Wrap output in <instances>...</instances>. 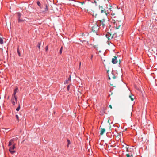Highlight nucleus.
Returning a JSON list of instances; mask_svg holds the SVG:
<instances>
[{
    "label": "nucleus",
    "instance_id": "nucleus-6",
    "mask_svg": "<svg viewBox=\"0 0 157 157\" xmlns=\"http://www.w3.org/2000/svg\"><path fill=\"white\" fill-rule=\"evenodd\" d=\"M15 144H14L13 145L12 147H10L9 149V151L11 154H13L16 151L14 150H13L15 148Z\"/></svg>",
    "mask_w": 157,
    "mask_h": 157
},
{
    "label": "nucleus",
    "instance_id": "nucleus-27",
    "mask_svg": "<svg viewBox=\"0 0 157 157\" xmlns=\"http://www.w3.org/2000/svg\"><path fill=\"white\" fill-rule=\"evenodd\" d=\"M70 85H68L67 87V90L69 91L70 89Z\"/></svg>",
    "mask_w": 157,
    "mask_h": 157
},
{
    "label": "nucleus",
    "instance_id": "nucleus-10",
    "mask_svg": "<svg viewBox=\"0 0 157 157\" xmlns=\"http://www.w3.org/2000/svg\"><path fill=\"white\" fill-rule=\"evenodd\" d=\"M117 75V73L115 71H112L111 73V77L113 79H115Z\"/></svg>",
    "mask_w": 157,
    "mask_h": 157
},
{
    "label": "nucleus",
    "instance_id": "nucleus-8",
    "mask_svg": "<svg viewBox=\"0 0 157 157\" xmlns=\"http://www.w3.org/2000/svg\"><path fill=\"white\" fill-rule=\"evenodd\" d=\"M105 36L108 39V40L107 41V42H109V40H111L113 38V36H111V35L109 33H107Z\"/></svg>",
    "mask_w": 157,
    "mask_h": 157
},
{
    "label": "nucleus",
    "instance_id": "nucleus-3",
    "mask_svg": "<svg viewBox=\"0 0 157 157\" xmlns=\"http://www.w3.org/2000/svg\"><path fill=\"white\" fill-rule=\"evenodd\" d=\"M16 14L17 15L18 22L19 23L23 22L24 21H28L25 19H23L22 18H21V16L22 15V14L20 12H17Z\"/></svg>",
    "mask_w": 157,
    "mask_h": 157
},
{
    "label": "nucleus",
    "instance_id": "nucleus-13",
    "mask_svg": "<svg viewBox=\"0 0 157 157\" xmlns=\"http://www.w3.org/2000/svg\"><path fill=\"white\" fill-rule=\"evenodd\" d=\"M71 81V75H70L69 77L68 78V79L66 80L64 82V84H67Z\"/></svg>",
    "mask_w": 157,
    "mask_h": 157
},
{
    "label": "nucleus",
    "instance_id": "nucleus-19",
    "mask_svg": "<svg viewBox=\"0 0 157 157\" xmlns=\"http://www.w3.org/2000/svg\"><path fill=\"white\" fill-rule=\"evenodd\" d=\"M41 42H38V45H37V47L38 48L40 49V45H41Z\"/></svg>",
    "mask_w": 157,
    "mask_h": 157
},
{
    "label": "nucleus",
    "instance_id": "nucleus-2",
    "mask_svg": "<svg viewBox=\"0 0 157 157\" xmlns=\"http://www.w3.org/2000/svg\"><path fill=\"white\" fill-rule=\"evenodd\" d=\"M98 26H100V27H102L104 28L105 27V22L104 19H103L101 20H98Z\"/></svg>",
    "mask_w": 157,
    "mask_h": 157
},
{
    "label": "nucleus",
    "instance_id": "nucleus-16",
    "mask_svg": "<svg viewBox=\"0 0 157 157\" xmlns=\"http://www.w3.org/2000/svg\"><path fill=\"white\" fill-rule=\"evenodd\" d=\"M93 3H94L95 4L96 6L97 5V4L99 3V0H94L93 1Z\"/></svg>",
    "mask_w": 157,
    "mask_h": 157
},
{
    "label": "nucleus",
    "instance_id": "nucleus-23",
    "mask_svg": "<svg viewBox=\"0 0 157 157\" xmlns=\"http://www.w3.org/2000/svg\"><path fill=\"white\" fill-rule=\"evenodd\" d=\"M16 117L18 121H19V117L18 115H16Z\"/></svg>",
    "mask_w": 157,
    "mask_h": 157
},
{
    "label": "nucleus",
    "instance_id": "nucleus-21",
    "mask_svg": "<svg viewBox=\"0 0 157 157\" xmlns=\"http://www.w3.org/2000/svg\"><path fill=\"white\" fill-rule=\"evenodd\" d=\"M17 53H18L19 56H20V52L18 48L17 49Z\"/></svg>",
    "mask_w": 157,
    "mask_h": 157
},
{
    "label": "nucleus",
    "instance_id": "nucleus-14",
    "mask_svg": "<svg viewBox=\"0 0 157 157\" xmlns=\"http://www.w3.org/2000/svg\"><path fill=\"white\" fill-rule=\"evenodd\" d=\"M105 129L104 128H101L100 131V135H102L105 132Z\"/></svg>",
    "mask_w": 157,
    "mask_h": 157
},
{
    "label": "nucleus",
    "instance_id": "nucleus-15",
    "mask_svg": "<svg viewBox=\"0 0 157 157\" xmlns=\"http://www.w3.org/2000/svg\"><path fill=\"white\" fill-rule=\"evenodd\" d=\"M129 97L130 98L131 100L132 101H133L134 99L135 98L134 96L132 95V94H131L129 96Z\"/></svg>",
    "mask_w": 157,
    "mask_h": 157
},
{
    "label": "nucleus",
    "instance_id": "nucleus-5",
    "mask_svg": "<svg viewBox=\"0 0 157 157\" xmlns=\"http://www.w3.org/2000/svg\"><path fill=\"white\" fill-rule=\"evenodd\" d=\"M17 97H12L11 100V102L12 104L14 106L15 105L17 101Z\"/></svg>",
    "mask_w": 157,
    "mask_h": 157
},
{
    "label": "nucleus",
    "instance_id": "nucleus-25",
    "mask_svg": "<svg viewBox=\"0 0 157 157\" xmlns=\"http://www.w3.org/2000/svg\"><path fill=\"white\" fill-rule=\"evenodd\" d=\"M77 2L81 3L82 5H83L85 3V2H80L79 1H77Z\"/></svg>",
    "mask_w": 157,
    "mask_h": 157
},
{
    "label": "nucleus",
    "instance_id": "nucleus-17",
    "mask_svg": "<svg viewBox=\"0 0 157 157\" xmlns=\"http://www.w3.org/2000/svg\"><path fill=\"white\" fill-rule=\"evenodd\" d=\"M37 5L38 6L40 7L42 5L40 3V2L39 1H37L36 2Z\"/></svg>",
    "mask_w": 157,
    "mask_h": 157
},
{
    "label": "nucleus",
    "instance_id": "nucleus-9",
    "mask_svg": "<svg viewBox=\"0 0 157 157\" xmlns=\"http://www.w3.org/2000/svg\"><path fill=\"white\" fill-rule=\"evenodd\" d=\"M44 10L42 11V12L43 13L45 12L46 13L48 12V5L47 4L44 3Z\"/></svg>",
    "mask_w": 157,
    "mask_h": 157
},
{
    "label": "nucleus",
    "instance_id": "nucleus-18",
    "mask_svg": "<svg viewBox=\"0 0 157 157\" xmlns=\"http://www.w3.org/2000/svg\"><path fill=\"white\" fill-rule=\"evenodd\" d=\"M20 105L19 104H18V107L16 109V110L17 111H18L20 109Z\"/></svg>",
    "mask_w": 157,
    "mask_h": 157
},
{
    "label": "nucleus",
    "instance_id": "nucleus-34",
    "mask_svg": "<svg viewBox=\"0 0 157 157\" xmlns=\"http://www.w3.org/2000/svg\"><path fill=\"white\" fill-rule=\"evenodd\" d=\"M82 36H83V35H84V34H82Z\"/></svg>",
    "mask_w": 157,
    "mask_h": 157
},
{
    "label": "nucleus",
    "instance_id": "nucleus-30",
    "mask_svg": "<svg viewBox=\"0 0 157 157\" xmlns=\"http://www.w3.org/2000/svg\"><path fill=\"white\" fill-rule=\"evenodd\" d=\"M81 62H80V63H79V68L80 67V66H81Z\"/></svg>",
    "mask_w": 157,
    "mask_h": 157
},
{
    "label": "nucleus",
    "instance_id": "nucleus-24",
    "mask_svg": "<svg viewBox=\"0 0 157 157\" xmlns=\"http://www.w3.org/2000/svg\"><path fill=\"white\" fill-rule=\"evenodd\" d=\"M62 50H63V47H61L60 48V54H61V53H62Z\"/></svg>",
    "mask_w": 157,
    "mask_h": 157
},
{
    "label": "nucleus",
    "instance_id": "nucleus-22",
    "mask_svg": "<svg viewBox=\"0 0 157 157\" xmlns=\"http://www.w3.org/2000/svg\"><path fill=\"white\" fill-rule=\"evenodd\" d=\"M67 141L68 142V144H67V146L68 147V146H69V145L71 144V142H70V141L68 139L67 140Z\"/></svg>",
    "mask_w": 157,
    "mask_h": 157
},
{
    "label": "nucleus",
    "instance_id": "nucleus-33",
    "mask_svg": "<svg viewBox=\"0 0 157 157\" xmlns=\"http://www.w3.org/2000/svg\"><path fill=\"white\" fill-rule=\"evenodd\" d=\"M111 8H109V10H111Z\"/></svg>",
    "mask_w": 157,
    "mask_h": 157
},
{
    "label": "nucleus",
    "instance_id": "nucleus-32",
    "mask_svg": "<svg viewBox=\"0 0 157 157\" xmlns=\"http://www.w3.org/2000/svg\"><path fill=\"white\" fill-rule=\"evenodd\" d=\"M109 79H110V77H109Z\"/></svg>",
    "mask_w": 157,
    "mask_h": 157
},
{
    "label": "nucleus",
    "instance_id": "nucleus-20",
    "mask_svg": "<svg viewBox=\"0 0 157 157\" xmlns=\"http://www.w3.org/2000/svg\"><path fill=\"white\" fill-rule=\"evenodd\" d=\"M3 43V39L1 38H0V44H2Z\"/></svg>",
    "mask_w": 157,
    "mask_h": 157
},
{
    "label": "nucleus",
    "instance_id": "nucleus-11",
    "mask_svg": "<svg viewBox=\"0 0 157 157\" xmlns=\"http://www.w3.org/2000/svg\"><path fill=\"white\" fill-rule=\"evenodd\" d=\"M112 62L113 64H116L117 63V57L115 56L112 59Z\"/></svg>",
    "mask_w": 157,
    "mask_h": 157
},
{
    "label": "nucleus",
    "instance_id": "nucleus-26",
    "mask_svg": "<svg viewBox=\"0 0 157 157\" xmlns=\"http://www.w3.org/2000/svg\"><path fill=\"white\" fill-rule=\"evenodd\" d=\"M48 49V46L47 45L45 47V51L47 52Z\"/></svg>",
    "mask_w": 157,
    "mask_h": 157
},
{
    "label": "nucleus",
    "instance_id": "nucleus-12",
    "mask_svg": "<svg viewBox=\"0 0 157 157\" xmlns=\"http://www.w3.org/2000/svg\"><path fill=\"white\" fill-rule=\"evenodd\" d=\"M18 90V89L17 87H16L14 91V93L12 94V97H17L16 96V93H17V91Z\"/></svg>",
    "mask_w": 157,
    "mask_h": 157
},
{
    "label": "nucleus",
    "instance_id": "nucleus-4",
    "mask_svg": "<svg viewBox=\"0 0 157 157\" xmlns=\"http://www.w3.org/2000/svg\"><path fill=\"white\" fill-rule=\"evenodd\" d=\"M99 9L101 10V13H104L106 16L109 14V12L108 10H106L105 9H103L102 6H99Z\"/></svg>",
    "mask_w": 157,
    "mask_h": 157
},
{
    "label": "nucleus",
    "instance_id": "nucleus-7",
    "mask_svg": "<svg viewBox=\"0 0 157 157\" xmlns=\"http://www.w3.org/2000/svg\"><path fill=\"white\" fill-rule=\"evenodd\" d=\"M17 138H13L11 139L9 142V144L8 145V146H11L12 144L13 145L14 144H15L14 143V142L15 141L17 140Z\"/></svg>",
    "mask_w": 157,
    "mask_h": 157
},
{
    "label": "nucleus",
    "instance_id": "nucleus-31",
    "mask_svg": "<svg viewBox=\"0 0 157 157\" xmlns=\"http://www.w3.org/2000/svg\"><path fill=\"white\" fill-rule=\"evenodd\" d=\"M109 107H110L111 109H112V106L111 105H109Z\"/></svg>",
    "mask_w": 157,
    "mask_h": 157
},
{
    "label": "nucleus",
    "instance_id": "nucleus-1",
    "mask_svg": "<svg viewBox=\"0 0 157 157\" xmlns=\"http://www.w3.org/2000/svg\"><path fill=\"white\" fill-rule=\"evenodd\" d=\"M127 151L128 152L126 154L127 157H133V154L134 153L133 149L131 147H128L126 148Z\"/></svg>",
    "mask_w": 157,
    "mask_h": 157
},
{
    "label": "nucleus",
    "instance_id": "nucleus-29",
    "mask_svg": "<svg viewBox=\"0 0 157 157\" xmlns=\"http://www.w3.org/2000/svg\"><path fill=\"white\" fill-rule=\"evenodd\" d=\"M93 55L92 54L91 55V57H90V59L91 60H92V58H93Z\"/></svg>",
    "mask_w": 157,
    "mask_h": 157
},
{
    "label": "nucleus",
    "instance_id": "nucleus-28",
    "mask_svg": "<svg viewBox=\"0 0 157 157\" xmlns=\"http://www.w3.org/2000/svg\"><path fill=\"white\" fill-rule=\"evenodd\" d=\"M44 6V5H42L40 6V9H43V8Z\"/></svg>",
    "mask_w": 157,
    "mask_h": 157
}]
</instances>
